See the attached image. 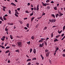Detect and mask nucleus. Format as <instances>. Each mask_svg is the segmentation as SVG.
Listing matches in <instances>:
<instances>
[{
  "label": "nucleus",
  "instance_id": "obj_1",
  "mask_svg": "<svg viewBox=\"0 0 65 65\" xmlns=\"http://www.w3.org/2000/svg\"><path fill=\"white\" fill-rule=\"evenodd\" d=\"M41 39L39 41V42H42L43 41V40H45L46 39L45 38H41Z\"/></svg>",
  "mask_w": 65,
  "mask_h": 65
},
{
  "label": "nucleus",
  "instance_id": "obj_2",
  "mask_svg": "<svg viewBox=\"0 0 65 65\" xmlns=\"http://www.w3.org/2000/svg\"><path fill=\"white\" fill-rule=\"evenodd\" d=\"M18 44V45L19 46H20L21 47L22 46V43L21 42H17Z\"/></svg>",
  "mask_w": 65,
  "mask_h": 65
},
{
  "label": "nucleus",
  "instance_id": "obj_3",
  "mask_svg": "<svg viewBox=\"0 0 65 65\" xmlns=\"http://www.w3.org/2000/svg\"><path fill=\"white\" fill-rule=\"evenodd\" d=\"M39 4H38V5L37 6V11H39Z\"/></svg>",
  "mask_w": 65,
  "mask_h": 65
},
{
  "label": "nucleus",
  "instance_id": "obj_4",
  "mask_svg": "<svg viewBox=\"0 0 65 65\" xmlns=\"http://www.w3.org/2000/svg\"><path fill=\"white\" fill-rule=\"evenodd\" d=\"M44 43H43L42 44H40V45H39V46L40 47H43V46H44Z\"/></svg>",
  "mask_w": 65,
  "mask_h": 65
},
{
  "label": "nucleus",
  "instance_id": "obj_5",
  "mask_svg": "<svg viewBox=\"0 0 65 65\" xmlns=\"http://www.w3.org/2000/svg\"><path fill=\"white\" fill-rule=\"evenodd\" d=\"M50 52L47 53L46 54V57H48V56H49V55L50 54Z\"/></svg>",
  "mask_w": 65,
  "mask_h": 65
},
{
  "label": "nucleus",
  "instance_id": "obj_6",
  "mask_svg": "<svg viewBox=\"0 0 65 65\" xmlns=\"http://www.w3.org/2000/svg\"><path fill=\"white\" fill-rule=\"evenodd\" d=\"M10 4L11 5H12L14 6H16V5L13 3H11Z\"/></svg>",
  "mask_w": 65,
  "mask_h": 65
},
{
  "label": "nucleus",
  "instance_id": "obj_7",
  "mask_svg": "<svg viewBox=\"0 0 65 65\" xmlns=\"http://www.w3.org/2000/svg\"><path fill=\"white\" fill-rule=\"evenodd\" d=\"M33 52L34 54H35V53H36V49L35 48H34Z\"/></svg>",
  "mask_w": 65,
  "mask_h": 65
},
{
  "label": "nucleus",
  "instance_id": "obj_8",
  "mask_svg": "<svg viewBox=\"0 0 65 65\" xmlns=\"http://www.w3.org/2000/svg\"><path fill=\"white\" fill-rule=\"evenodd\" d=\"M31 39H33V40H34V39H35V37H34V36H32L31 37Z\"/></svg>",
  "mask_w": 65,
  "mask_h": 65
},
{
  "label": "nucleus",
  "instance_id": "obj_9",
  "mask_svg": "<svg viewBox=\"0 0 65 65\" xmlns=\"http://www.w3.org/2000/svg\"><path fill=\"white\" fill-rule=\"evenodd\" d=\"M59 40L57 38H55V39L54 40V42H56V41H58Z\"/></svg>",
  "mask_w": 65,
  "mask_h": 65
},
{
  "label": "nucleus",
  "instance_id": "obj_10",
  "mask_svg": "<svg viewBox=\"0 0 65 65\" xmlns=\"http://www.w3.org/2000/svg\"><path fill=\"white\" fill-rule=\"evenodd\" d=\"M42 4L43 5V6H46V5H45V4L44 3L42 2Z\"/></svg>",
  "mask_w": 65,
  "mask_h": 65
},
{
  "label": "nucleus",
  "instance_id": "obj_11",
  "mask_svg": "<svg viewBox=\"0 0 65 65\" xmlns=\"http://www.w3.org/2000/svg\"><path fill=\"white\" fill-rule=\"evenodd\" d=\"M40 56L41 58H42V60H43L44 59V57H43V56H42V54Z\"/></svg>",
  "mask_w": 65,
  "mask_h": 65
},
{
  "label": "nucleus",
  "instance_id": "obj_12",
  "mask_svg": "<svg viewBox=\"0 0 65 65\" xmlns=\"http://www.w3.org/2000/svg\"><path fill=\"white\" fill-rule=\"evenodd\" d=\"M53 36H54V34H53V33H52L51 34V38H53Z\"/></svg>",
  "mask_w": 65,
  "mask_h": 65
},
{
  "label": "nucleus",
  "instance_id": "obj_13",
  "mask_svg": "<svg viewBox=\"0 0 65 65\" xmlns=\"http://www.w3.org/2000/svg\"><path fill=\"white\" fill-rule=\"evenodd\" d=\"M26 27H27V28H29V24L28 23H27Z\"/></svg>",
  "mask_w": 65,
  "mask_h": 65
},
{
  "label": "nucleus",
  "instance_id": "obj_14",
  "mask_svg": "<svg viewBox=\"0 0 65 65\" xmlns=\"http://www.w3.org/2000/svg\"><path fill=\"white\" fill-rule=\"evenodd\" d=\"M63 15V14L61 13L59 15V17H61V16Z\"/></svg>",
  "mask_w": 65,
  "mask_h": 65
},
{
  "label": "nucleus",
  "instance_id": "obj_15",
  "mask_svg": "<svg viewBox=\"0 0 65 65\" xmlns=\"http://www.w3.org/2000/svg\"><path fill=\"white\" fill-rule=\"evenodd\" d=\"M19 22L21 24H23V22H22V21H19Z\"/></svg>",
  "mask_w": 65,
  "mask_h": 65
},
{
  "label": "nucleus",
  "instance_id": "obj_16",
  "mask_svg": "<svg viewBox=\"0 0 65 65\" xmlns=\"http://www.w3.org/2000/svg\"><path fill=\"white\" fill-rule=\"evenodd\" d=\"M59 15V14L58 13L57 14L55 15L56 18H57V17H58Z\"/></svg>",
  "mask_w": 65,
  "mask_h": 65
},
{
  "label": "nucleus",
  "instance_id": "obj_17",
  "mask_svg": "<svg viewBox=\"0 0 65 65\" xmlns=\"http://www.w3.org/2000/svg\"><path fill=\"white\" fill-rule=\"evenodd\" d=\"M34 18H34V17H32L31 18V22H33V19H34Z\"/></svg>",
  "mask_w": 65,
  "mask_h": 65
},
{
  "label": "nucleus",
  "instance_id": "obj_18",
  "mask_svg": "<svg viewBox=\"0 0 65 65\" xmlns=\"http://www.w3.org/2000/svg\"><path fill=\"white\" fill-rule=\"evenodd\" d=\"M0 19L2 21H4V20H3V18L1 17H0Z\"/></svg>",
  "mask_w": 65,
  "mask_h": 65
},
{
  "label": "nucleus",
  "instance_id": "obj_19",
  "mask_svg": "<svg viewBox=\"0 0 65 65\" xmlns=\"http://www.w3.org/2000/svg\"><path fill=\"white\" fill-rule=\"evenodd\" d=\"M10 51H9V50H8L6 51L5 53L6 54H7V53H9V52Z\"/></svg>",
  "mask_w": 65,
  "mask_h": 65
},
{
  "label": "nucleus",
  "instance_id": "obj_20",
  "mask_svg": "<svg viewBox=\"0 0 65 65\" xmlns=\"http://www.w3.org/2000/svg\"><path fill=\"white\" fill-rule=\"evenodd\" d=\"M47 29V27H44L43 29V30H46Z\"/></svg>",
  "mask_w": 65,
  "mask_h": 65
},
{
  "label": "nucleus",
  "instance_id": "obj_21",
  "mask_svg": "<svg viewBox=\"0 0 65 65\" xmlns=\"http://www.w3.org/2000/svg\"><path fill=\"white\" fill-rule=\"evenodd\" d=\"M31 59H29L27 60L26 61L27 62H29V61H31Z\"/></svg>",
  "mask_w": 65,
  "mask_h": 65
},
{
  "label": "nucleus",
  "instance_id": "obj_22",
  "mask_svg": "<svg viewBox=\"0 0 65 65\" xmlns=\"http://www.w3.org/2000/svg\"><path fill=\"white\" fill-rule=\"evenodd\" d=\"M51 15L54 18H55V15H54V14H52Z\"/></svg>",
  "mask_w": 65,
  "mask_h": 65
},
{
  "label": "nucleus",
  "instance_id": "obj_23",
  "mask_svg": "<svg viewBox=\"0 0 65 65\" xmlns=\"http://www.w3.org/2000/svg\"><path fill=\"white\" fill-rule=\"evenodd\" d=\"M34 10H36H36H37V8L36 7H34Z\"/></svg>",
  "mask_w": 65,
  "mask_h": 65
},
{
  "label": "nucleus",
  "instance_id": "obj_24",
  "mask_svg": "<svg viewBox=\"0 0 65 65\" xmlns=\"http://www.w3.org/2000/svg\"><path fill=\"white\" fill-rule=\"evenodd\" d=\"M62 32V30H61L60 31H58V32L59 33V34H61V33Z\"/></svg>",
  "mask_w": 65,
  "mask_h": 65
},
{
  "label": "nucleus",
  "instance_id": "obj_25",
  "mask_svg": "<svg viewBox=\"0 0 65 65\" xmlns=\"http://www.w3.org/2000/svg\"><path fill=\"white\" fill-rule=\"evenodd\" d=\"M44 43L45 44V45H47V42H45V41H44Z\"/></svg>",
  "mask_w": 65,
  "mask_h": 65
},
{
  "label": "nucleus",
  "instance_id": "obj_26",
  "mask_svg": "<svg viewBox=\"0 0 65 65\" xmlns=\"http://www.w3.org/2000/svg\"><path fill=\"white\" fill-rule=\"evenodd\" d=\"M30 41H29L28 42H27V43L28 44V45H30Z\"/></svg>",
  "mask_w": 65,
  "mask_h": 65
},
{
  "label": "nucleus",
  "instance_id": "obj_27",
  "mask_svg": "<svg viewBox=\"0 0 65 65\" xmlns=\"http://www.w3.org/2000/svg\"><path fill=\"white\" fill-rule=\"evenodd\" d=\"M39 24H38L36 26V28H38V27L39 26Z\"/></svg>",
  "mask_w": 65,
  "mask_h": 65
},
{
  "label": "nucleus",
  "instance_id": "obj_28",
  "mask_svg": "<svg viewBox=\"0 0 65 65\" xmlns=\"http://www.w3.org/2000/svg\"><path fill=\"white\" fill-rule=\"evenodd\" d=\"M54 9L55 10H56L57 9V7H54Z\"/></svg>",
  "mask_w": 65,
  "mask_h": 65
},
{
  "label": "nucleus",
  "instance_id": "obj_29",
  "mask_svg": "<svg viewBox=\"0 0 65 65\" xmlns=\"http://www.w3.org/2000/svg\"><path fill=\"white\" fill-rule=\"evenodd\" d=\"M1 47H2V48H4H4H5V47H4V46H3V45L1 46Z\"/></svg>",
  "mask_w": 65,
  "mask_h": 65
},
{
  "label": "nucleus",
  "instance_id": "obj_30",
  "mask_svg": "<svg viewBox=\"0 0 65 65\" xmlns=\"http://www.w3.org/2000/svg\"><path fill=\"white\" fill-rule=\"evenodd\" d=\"M15 15L17 17V10H15Z\"/></svg>",
  "mask_w": 65,
  "mask_h": 65
},
{
  "label": "nucleus",
  "instance_id": "obj_31",
  "mask_svg": "<svg viewBox=\"0 0 65 65\" xmlns=\"http://www.w3.org/2000/svg\"><path fill=\"white\" fill-rule=\"evenodd\" d=\"M48 52V50L47 49H46V50H45V52L46 53H47V52Z\"/></svg>",
  "mask_w": 65,
  "mask_h": 65
},
{
  "label": "nucleus",
  "instance_id": "obj_32",
  "mask_svg": "<svg viewBox=\"0 0 65 65\" xmlns=\"http://www.w3.org/2000/svg\"><path fill=\"white\" fill-rule=\"evenodd\" d=\"M52 23H54V19H53L51 20Z\"/></svg>",
  "mask_w": 65,
  "mask_h": 65
},
{
  "label": "nucleus",
  "instance_id": "obj_33",
  "mask_svg": "<svg viewBox=\"0 0 65 65\" xmlns=\"http://www.w3.org/2000/svg\"><path fill=\"white\" fill-rule=\"evenodd\" d=\"M32 60H36V58H33Z\"/></svg>",
  "mask_w": 65,
  "mask_h": 65
},
{
  "label": "nucleus",
  "instance_id": "obj_34",
  "mask_svg": "<svg viewBox=\"0 0 65 65\" xmlns=\"http://www.w3.org/2000/svg\"><path fill=\"white\" fill-rule=\"evenodd\" d=\"M10 37L11 39H13V38H12V36H11V35H10Z\"/></svg>",
  "mask_w": 65,
  "mask_h": 65
},
{
  "label": "nucleus",
  "instance_id": "obj_35",
  "mask_svg": "<svg viewBox=\"0 0 65 65\" xmlns=\"http://www.w3.org/2000/svg\"><path fill=\"white\" fill-rule=\"evenodd\" d=\"M5 30L6 31H7L8 30V29L7 28H5Z\"/></svg>",
  "mask_w": 65,
  "mask_h": 65
},
{
  "label": "nucleus",
  "instance_id": "obj_36",
  "mask_svg": "<svg viewBox=\"0 0 65 65\" xmlns=\"http://www.w3.org/2000/svg\"><path fill=\"white\" fill-rule=\"evenodd\" d=\"M10 48V47L9 46H7L6 47V49H7L8 48Z\"/></svg>",
  "mask_w": 65,
  "mask_h": 65
},
{
  "label": "nucleus",
  "instance_id": "obj_37",
  "mask_svg": "<svg viewBox=\"0 0 65 65\" xmlns=\"http://www.w3.org/2000/svg\"><path fill=\"white\" fill-rule=\"evenodd\" d=\"M8 44V43H5V46H6V45H7V44Z\"/></svg>",
  "mask_w": 65,
  "mask_h": 65
},
{
  "label": "nucleus",
  "instance_id": "obj_38",
  "mask_svg": "<svg viewBox=\"0 0 65 65\" xmlns=\"http://www.w3.org/2000/svg\"><path fill=\"white\" fill-rule=\"evenodd\" d=\"M24 29L25 30H28V28L26 27H24Z\"/></svg>",
  "mask_w": 65,
  "mask_h": 65
},
{
  "label": "nucleus",
  "instance_id": "obj_39",
  "mask_svg": "<svg viewBox=\"0 0 65 65\" xmlns=\"http://www.w3.org/2000/svg\"><path fill=\"white\" fill-rule=\"evenodd\" d=\"M32 49L30 48V53H31L32 52Z\"/></svg>",
  "mask_w": 65,
  "mask_h": 65
},
{
  "label": "nucleus",
  "instance_id": "obj_40",
  "mask_svg": "<svg viewBox=\"0 0 65 65\" xmlns=\"http://www.w3.org/2000/svg\"><path fill=\"white\" fill-rule=\"evenodd\" d=\"M3 19L5 21H6V19L5 17H3Z\"/></svg>",
  "mask_w": 65,
  "mask_h": 65
},
{
  "label": "nucleus",
  "instance_id": "obj_41",
  "mask_svg": "<svg viewBox=\"0 0 65 65\" xmlns=\"http://www.w3.org/2000/svg\"><path fill=\"white\" fill-rule=\"evenodd\" d=\"M46 3H48H48L50 2V0H47L46 1Z\"/></svg>",
  "mask_w": 65,
  "mask_h": 65
},
{
  "label": "nucleus",
  "instance_id": "obj_42",
  "mask_svg": "<svg viewBox=\"0 0 65 65\" xmlns=\"http://www.w3.org/2000/svg\"><path fill=\"white\" fill-rule=\"evenodd\" d=\"M9 13L10 14L11 13V11L10 10H9Z\"/></svg>",
  "mask_w": 65,
  "mask_h": 65
},
{
  "label": "nucleus",
  "instance_id": "obj_43",
  "mask_svg": "<svg viewBox=\"0 0 65 65\" xmlns=\"http://www.w3.org/2000/svg\"><path fill=\"white\" fill-rule=\"evenodd\" d=\"M20 50H17V52H18V53H19L20 52Z\"/></svg>",
  "mask_w": 65,
  "mask_h": 65
},
{
  "label": "nucleus",
  "instance_id": "obj_44",
  "mask_svg": "<svg viewBox=\"0 0 65 65\" xmlns=\"http://www.w3.org/2000/svg\"><path fill=\"white\" fill-rule=\"evenodd\" d=\"M34 14L33 13H32L30 14V16H32V15H33Z\"/></svg>",
  "mask_w": 65,
  "mask_h": 65
},
{
  "label": "nucleus",
  "instance_id": "obj_45",
  "mask_svg": "<svg viewBox=\"0 0 65 65\" xmlns=\"http://www.w3.org/2000/svg\"><path fill=\"white\" fill-rule=\"evenodd\" d=\"M1 40H2V41H4V39H3V38H1Z\"/></svg>",
  "mask_w": 65,
  "mask_h": 65
},
{
  "label": "nucleus",
  "instance_id": "obj_46",
  "mask_svg": "<svg viewBox=\"0 0 65 65\" xmlns=\"http://www.w3.org/2000/svg\"><path fill=\"white\" fill-rule=\"evenodd\" d=\"M31 62H29L28 64L27 65H31Z\"/></svg>",
  "mask_w": 65,
  "mask_h": 65
},
{
  "label": "nucleus",
  "instance_id": "obj_47",
  "mask_svg": "<svg viewBox=\"0 0 65 65\" xmlns=\"http://www.w3.org/2000/svg\"><path fill=\"white\" fill-rule=\"evenodd\" d=\"M64 35V34H62L61 35V37H63V36Z\"/></svg>",
  "mask_w": 65,
  "mask_h": 65
},
{
  "label": "nucleus",
  "instance_id": "obj_48",
  "mask_svg": "<svg viewBox=\"0 0 65 65\" xmlns=\"http://www.w3.org/2000/svg\"><path fill=\"white\" fill-rule=\"evenodd\" d=\"M59 50V47H57L56 48V50L58 51Z\"/></svg>",
  "mask_w": 65,
  "mask_h": 65
},
{
  "label": "nucleus",
  "instance_id": "obj_49",
  "mask_svg": "<svg viewBox=\"0 0 65 65\" xmlns=\"http://www.w3.org/2000/svg\"><path fill=\"white\" fill-rule=\"evenodd\" d=\"M58 12L59 14H61V12H60V11H58Z\"/></svg>",
  "mask_w": 65,
  "mask_h": 65
},
{
  "label": "nucleus",
  "instance_id": "obj_50",
  "mask_svg": "<svg viewBox=\"0 0 65 65\" xmlns=\"http://www.w3.org/2000/svg\"><path fill=\"white\" fill-rule=\"evenodd\" d=\"M36 65H38L39 64V63L38 62H36Z\"/></svg>",
  "mask_w": 65,
  "mask_h": 65
},
{
  "label": "nucleus",
  "instance_id": "obj_51",
  "mask_svg": "<svg viewBox=\"0 0 65 65\" xmlns=\"http://www.w3.org/2000/svg\"><path fill=\"white\" fill-rule=\"evenodd\" d=\"M56 37L57 38H59V36L58 35V36H56Z\"/></svg>",
  "mask_w": 65,
  "mask_h": 65
},
{
  "label": "nucleus",
  "instance_id": "obj_52",
  "mask_svg": "<svg viewBox=\"0 0 65 65\" xmlns=\"http://www.w3.org/2000/svg\"><path fill=\"white\" fill-rule=\"evenodd\" d=\"M47 9H50V6H48L47 7Z\"/></svg>",
  "mask_w": 65,
  "mask_h": 65
},
{
  "label": "nucleus",
  "instance_id": "obj_53",
  "mask_svg": "<svg viewBox=\"0 0 65 65\" xmlns=\"http://www.w3.org/2000/svg\"><path fill=\"white\" fill-rule=\"evenodd\" d=\"M27 19H28V18H24V20H27Z\"/></svg>",
  "mask_w": 65,
  "mask_h": 65
},
{
  "label": "nucleus",
  "instance_id": "obj_54",
  "mask_svg": "<svg viewBox=\"0 0 65 65\" xmlns=\"http://www.w3.org/2000/svg\"><path fill=\"white\" fill-rule=\"evenodd\" d=\"M25 12L26 13H29V11H25Z\"/></svg>",
  "mask_w": 65,
  "mask_h": 65
},
{
  "label": "nucleus",
  "instance_id": "obj_55",
  "mask_svg": "<svg viewBox=\"0 0 65 65\" xmlns=\"http://www.w3.org/2000/svg\"><path fill=\"white\" fill-rule=\"evenodd\" d=\"M3 8H4V9H6V7H5L3 6Z\"/></svg>",
  "mask_w": 65,
  "mask_h": 65
},
{
  "label": "nucleus",
  "instance_id": "obj_56",
  "mask_svg": "<svg viewBox=\"0 0 65 65\" xmlns=\"http://www.w3.org/2000/svg\"><path fill=\"white\" fill-rule=\"evenodd\" d=\"M45 13L42 14V16H43V15H45Z\"/></svg>",
  "mask_w": 65,
  "mask_h": 65
},
{
  "label": "nucleus",
  "instance_id": "obj_57",
  "mask_svg": "<svg viewBox=\"0 0 65 65\" xmlns=\"http://www.w3.org/2000/svg\"><path fill=\"white\" fill-rule=\"evenodd\" d=\"M51 3H54V1H52L51 2Z\"/></svg>",
  "mask_w": 65,
  "mask_h": 65
},
{
  "label": "nucleus",
  "instance_id": "obj_58",
  "mask_svg": "<svg viewBox=\"0 0 65 65\" xmlns=\"http://www.w3.org/2000/svg\"><path fill=\"white\" fill-rule=\"evenodd\" d=\"M27 5H28V6H29L30 5V3H28L27 4Z\"/></svg>",
  "mask_w": 65,
  "mask_h": 65
},
{
  "label": "nucleus",
  "instance_id": "obj_59",
  "mask_svg": "<svg viewBox=\"0 0 65 65\" xmlns=\"http://www.w3.org/2000/svg\"><path fill=\"white\" fill-rule=\"evenodd\" d=\"M62 56H63V57H65V54H62Z\"/></svg>",
  "mask_w": 65,
  "mask_h": 65
},
{
  "label": "nucleus",
  "instance_id": "obj_60",
  "mask_svg": "<svg viewBox=\"0 0 65 65\" xmlns=\"http://www.w3.org/2000/svg\"><path fill=\"white\" fill-rule=\"evenodd\" d=\"M65 27H63V30L64 31V30H65Z\"/></svg>",
  "mask_w": 65,
  "mask_h": 65
},
{
  "label": "nucleus",
  "instance_id": "obj_61",
  "mask_svg": "<svg viewBox=\"0 0 65 65\" xmlns=\"http://www.w3.org/2000/svg\"><path fill=\"white\" fill-rule=\"evenodd\" d=\"M31 10H32V11H33V10L34 9V8H31Z\"/></svg>",
  "mask_w": 65,
  "mask_h": 65
},
{
  "label": "nucleus",
  "instance_id": "obj_62",
  "mask_svg": "<svg viewBox=\"0 0 65 65\" xmlns=\"http://www.w3.org/2000/svg\"><path fill=\"white\" fill-rule=\"evenodd\" d=\"M17 10H20V8H17Z\"/></svg>",
  "mask_w": 65,
  "mask_h": 65
},
{
  "label": "nucleus",
  "instance_id": "obj_63",
  "mask_svg": "<svg viewBox=\"0 0 65 65\" xmlns=\"http://www.w3.org/2000/svg\"><path fill=\"white\" fill-rule=\"evenodd\" d=\"M5 36H4L3 37V39H5Z\"/></svg>",
  "mask_w": 65,
  "mask_h": 65
},
{
  "label": "nucleus",
  "instance_id": "obj_64",
  "mask_svg": "<svg viewBox=\"0 0 65 65\" xmlns=\"http://www.w3.org/2000/svg\"><path fill=\"white\" fill-rule=\"evenodd\" d=\"M3 10L4 11H5V9L4 8H3Z\"/></svg>",
  "mask_w": 65,
  "mask_h": 65
}]
</instances>
